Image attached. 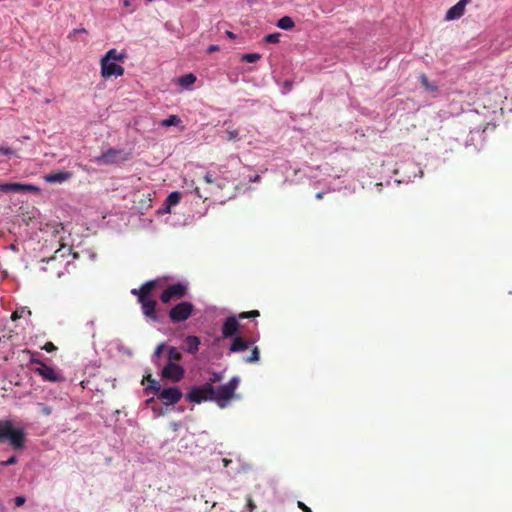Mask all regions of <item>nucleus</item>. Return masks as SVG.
I'll return each mask as SVG.
<instances>
[{
    "label": "nucleus",
    "mask_w": 512,
    "mask_h": 512,
    "mask_svg": "<svg viewBox=\"0 0 512 512\" xmlns=\"http://www.w3.org/2000/svg\"><path fill=\"white\" fill-rule=\"evenodd\" d=\"M159 284V280H150L143 283L139 289H132L131 291L133 295L137 296L143 315L154 322L158 321L156 312L157 301L151 298L150 294Z\"/></svg>",
    "instance_id": "obj_1"
},
{
    "label": "nucleus",
    "mask_w": 512,
    "mask_h": 512,
    "mask_svg": "<svg viewBox=\"0 0 512 512\" xmlns=\"http://www.w3.org/2000/svg\"><path fill=\"white\" fill-rule=\"evenodd\" d=\"M4 441H9L14 449H22L25 443L24 430L14 428L10 420H0V443Z\"/></svg>",
    "instance_id": "obj_2"
},
{
    "label": "nucleus",
    "mask_w": 512,
    "mask_h": 512,
    "mask_svg": "<svg viewBox=\"0 0 512 512\" xmlns=\"http://www.w3.org/2000/svg\"><path fill=\"white\" fill-rule=\"evenodd\" d=\"M239 383V377L234 376L226 384L219 386L217 389L213 387V402L220 408H224L227 402L235 397V391Z\"/></svg>",
    "instance_id": "obj_3"
},
{
    "label": "nucleus",
    "mask_w": 512,
    "mask_h": 512,
    "mask_svg": "<svg viewBox=\"0 0 512 512\" xmlns=\"http://www.w3.org/2000/svg\"><path fill=\"white\" fill-rule=\"evenodd\" d=\"M259 316H260V313L258 310H251L248 312L240 313L238 315V318L235 316L227 317L222 326L223 338H230L237 334L239 327H240L238 319L256 318Z\"/></svg>",
    "instance_id": "obj_4"
},
{
    "label": "nucleus",
    "mask_w": 512,
    "mask_h": 512,
    "mask_svg": "<svg viewBox=\"0 0 512 512\" xmlns=\"http://www.w3.org/2000/svg\"><path fill=\"white\" fill-rule=\"evenodd\" d=\"M213 385L211 383H205L202 386H194L186 394V399L190 403L200 404L204 401L213 402Z\"/></svg>",
    "instance_id": "obj_5"
},
{
    "label": "nucleus",
    "mask_w": 512,
    "mask_h": 512,
    "mask_svg": "<svg viewBox=\"0 0 512 512\" xmlns=\"http://www.w3.org/2000/svg\"><path fill=\"white\" fill-rule=\"evenodd\" d=\"M188 293V286L185 283L177 282L168 285L160 294V300L164 304H168L173 300H180Z\"/></svg>",
    "instance_id": "obj_6"
},
{
    "label": "nucleus",
    "mask_w": 512,
    "mask_h": 512,
    "mask_svg": "<svg viewBox=\"0 0 512 512\" xmlns=\"http://www.w3.org/2000/svg\"><path fill=\"white\" fill-rule=\"evenodd\" d=\"M194 305L189 301H182L169 310V318L172 323L186 321L192 315Z\"/></svg>",
    "instance_id": "obj_7"
},
{
    "label": "nucleus",
    "mask_w": 512,
    "mask_h": 512,
    "mask_svg": "<svg viewBox=\"0 0 512 512\" xmlns=\"http://www.w3.org/2000/svg\"><path fill=\"white\" fill-rule=\"evenodd\" d=\"M31 363L39 365V367L34 369V372L40 375L43 378V380L54 383L61 382L64 380V377L59 371L55 370L51 366L44 364L42 361L32 358Z\"/></svg>",
    "instance_id": "obj_8"
},
{
    "label": "nucleus",
    "mask_w": 512,
    "mask_h": 512,
    "mask_svg": "<svg viewBox=\"0 0 512 512\" xmlns=\"http://www.w3.org/2000/svg\"><path fill=\"white\" fill-rule=\"evenodd\" d=\"M129 154L121 149L110 148L95 158L99 164L111 165L128 160Z\"/></svg>",
    "instance_id": "obj_9"
},
{
    "label": "nucleus",
    "mask_w": 512,
    "mask_h": 512,
    "mask_svg": "<svg viewBox=\"0 0 512 512\" xmlns=\"http://www.w3.org/2000/svg\"><path fill=\"white\" fill-rule=\"evenodd\" d=\"M183 396L182 391L178 387L165 388L159 391L158 399L165 405L170 406L178 403Z\"/></svg>",
    "instance_id": "obj_10"
},
{
    "label": "nucleus",
    "mask_w": 512,
    "mask_h": 512,
    "mask_svg": "<svg viewBox=\"0 0 512 512\" xmlns=\"http://www.w3.org/2000/svg\"><path fill=\"white\" fill-rule=\"evenodd\" d=\"M100 73H101V76L104 78V79H108V78H111V77H121L124 75V68L113 62V61H109V60H103L101 59L100 60Z\"/></svg>",
    "instance_id": "obj_11"
},
{
    "label": "nucleus",
    "mask_w": 512,
    "mask_h": 512,
    "mask_svg": "<svg viewBox=\"0 0 512 512\" xmlns=\"http://www.w3.org/2000/svg\"><path fill=\"white\" fill-rule=\"evenodd\" d=\"M184 374V368L177 363H167L161 372L163 378L171 380L172 382H179L183 379Z\"/></svg>",
    "instance_id": "obj_12"
},
{
    "label": "nucleus",
    "mask_w": 512,
    "mask_h": 512,
    "mask_svg": "<svg viewBox=\"0 0 512 512\" xmlns=\"http://www.w3.org/2000/svg\"><path fill=\"white\" fill-rule=\"evenodd\" d=\"M0 191L1 192H14V193H20V192H33L38 193L40 192L39 187L32 185V184H22V183H0Z\"/></svg>",
    "instance_id": "obj_13"
},
{
    "label": "nucleus",
    "mask_w": 512,
    "mask_h": 512,
    "mask_svg": "<svg viewBox=\"0 0 512 512\" xmlns=\"http://www.w3.org/2000/svg\"><path fill=\"white\" fill-rule=\"evenodd\" d=\"M471 0H459L454 6L448 9L445 15L446 21L456 20L462 17L465 13V8Z\"/></svg>",
    "instance_id": "obj_14"
},
{
    "label": "nucleus",
    "mask_w": 512,
    "mask_h": 512,
    "mask_svg": "<svg viewBox=\"0 0 512 512\" xmlns=\"http://www.w3.org/2000/svg\"><path fill=\"white\" fill-rule=\"evenodd\" d=\"M200 344L201 342L198 336L189 335L184 339V351L189 354H196Z\"/></svg>",
    "instance_id": "obj_15"
},
{
    "label": "nucleus",
    "mask_w": 512,
    "mask_h": 512,
    "mask_svg": "<svg viewBox=\"0 0 512 512\" xmlns=\"http://www.w3.org/2000/svg\"><path fill=\"white\" fill-rule=\"evenodd\" d=\"M71 176L72 174L70 172L58 171L45 175L44 179L48 183H63L70 179Z\"/></svg>",
    "instance_id": "obj_16"
},
{
    "label": "nucleus",
    "mask_w": 512,
    "mask_h": 512,
    "mask_svg": "<svg viewBox=\"0 0 512 512\" xmlns=\"http://www.w3.org/2000/svg\"><path fill=\"white\" fill-rule=\"evenodd\" d=\"M248 347L249 341L245 340L241 336H236L230 345L229 351L240 352L246 350Z\"/></svg>",
    "instance_id": "obj_17"
},
{
    "label": "nucleus",
    "mask_w": 512,
    "mask_h": 512,
    "mask_svg": "<svg viewBox=\"0 0 512 512\" xmlns=\"http://www.w3.org/2000/svg\"><path fill=\"white\" fill-rule=\"evenodd\" d=\"M126 53L124 51L118 52L116 49H110L108 50L105 55L101 58L103 60H109V61H120L122 62L126 58Z\"/></svg>",
    "instance_id": "obj_18"
},
{
    "label": "nucleus",
    "mask_w": 512,
    "mask_h": 512,
    "mask_svg": "<svg viewBox=\"0 0 512 512\" xmlns=\"http://www.w3.org/2000/svg\"><path fill=\"white\" fill-rule=\"evenodd\" d=\"M180 200H181L180 192H177V191L171 192L165 201V205H166L165 212L170 213V208L172 206L177 205L180 202Z\"/></svg>",
    "instance_id": "obj_19"
},
{
    "label": "nucleus",
    "mask_w": 512,
    "mask_h": 512,
    "mask_svg": "<svg viewBox=\"0 0 512 512\" xmlns=\"http://www.w3.org/2000/svg\"><path fill=\"white\" fill-rule=\"evenodd\" d=\"M295 23L289 16H283L277 22V26L283 30H290L294 27Z\"/></svg>",
    "instance_id": "obj_20"
},
{
    "label": "nucleus",
    "mask_w": 512,
    "mask_h": 512,
    "mask_svg": "<svg viewBox=\"0 0 512 512\" xmlns=\"http://www.w3.org/2000/svg\"><path fill=\"white\" fill-rule=\"evenodd\" d=\"M182 354L178 351L176 347H170L168 349V363H176L181 361Z\"/></svg>",
    "instance_id": "obj_21"
},
{
    "label": "nucleus",
    "mask_w": 512,
    "mask_h": 512,
    "mask_svg": "<svg viewBox=\"0 0 512 512\" xmlns=\"http://www.w3.org/2000/svg\"><path fill=\"white\" fill-rule=\"evenodd\" d=\"M419 80H420L422 86L426 90L431 91V92H437L438 91V86L436 84H434V83H431L428 80V78H427V76L425 74L420 75Z\"/></svg>",
    "instance_id": "obj_22"
},
{
    "label": "nucleus",
    "mask_w": 512,
    "mask_h": 512,
    "mask_svg": "<svg viewBox=\"0 0 512 512\" xmlns=\"http://www.w3.org/2000/svg\"><path fill=\"white\" fill-rule=\"evenodd\" d=\"M196 81V76L192 73L183 75L179 78L178 82L183 87H188L192 84H194Z\"/></svg>",
    "instance_id": "obj_23"
},
{
    "label": "nucleus",
    "mask_w": 512,
    "mask_h": 512,
    "mask_svg": "<svg viewBox=\"0 0 512 512\" xmlns=\"http://www.w3.org/2000/svg\"><path fill=\"white\" fill-rule=\"evenodd\" d=\"M24 315H31V311L27 308V307H22V308H19V309H16L12 315H11V319L13 321H16L22 317H24Z\"/></svg>",
    "instance_id": "obj_24"
},
{
    "label": "nucleus",
    "mask_w": 512,
    "mask_h": 512,
    "mask_svg": "<svg viewBox=\"0 0 512 512\" xmlns=\"http://www.w3.org/2000/svg\"><path fill=\"white\" fill-rule=\"evenodd\" d=\"M181 122V119L177 115H170L168 118L161 122L164 127L176 126Z\"/></svg>",
    "instance_id": "obj_25"
},
{
    "label": "nucleus",
    "mask_w": 512,
    "mask_h": 512,
    "mask_svg": "<svg viewBox=\"0 0 512 512\" xmlns=\"http://www.w3.org/2000/svg\"><path fill=\"white\" fill-rule=\"evenodd\" d=\"M261 58V55L258 53H247L243 54L241 60L248 63H254Z\"/></svg>",
    "instance_id": "obj_26"
},
{
    "label": "nucleus",
    "mask_w": 512,
    "mask_h": 512,
    "mask_svg": "<svg viewBox=\"0 0 512 512\" xmlns=\"http://www.w3.org/2000/svg\"><path fill=\"white\" fill-rule=\"evenodd\" d=\"M228 141H237L239 140V130L235 128H227L225 130Z\"/></svg>",
    "instance_id": "obj_27"
},
{
    "label": "nucleus",
    "mask_w": 512,
    "mask_h": 512,
    "mask_svg": "<svg viewBox=\"0 0 512 512\" xmlns=\"http://www.w3.org/2000/svg\"><path fill=\"white\" fill-rule=\"evenodd\" d=\"M247 363H254L259 360V349L258 347H254L251 351V355L244 359Z\"/></svg>",
    "instance_id": "obj_28"
},
{
    "label": "nucleus",
    "mask_w": 512,
    "mask_h": 512,
    "mask_svg": "<svg viewBox=\"0 0 512 512\" xmlns=\"http://www.w3.org/2000/svg\"><path fill=\"white\" fill-rule=\"evenodd\" d=\"M149 382H150V384H149L147 390L153 391L154 394L158 395L159 391L162 390L159 382H157L154 379H151L150 377H149Z\"/></svg>",
    "instance_id": "obj_29"
},
{
    "label": "nucleus",
    "mask_w": 512,
    "mask_h": 512,
    "mask_svg": "<svg viewBox=\"0 0 512 512\" xmlns=\"http://www.w3.org/2000/svg\"><path fill=\"white\" fill-rule=\"evenodd\" d=\"M265 41L267 43H278L280 41V33H272V34H268L266 37H265Z\"/></svg>",
    "instance_id": "obj_30"
},
{
    "label": "nucleus",
    "mask_w": 512,
    "mask_h": 512,
    "mask_svg": "<svg viewBox=\"0 0 512 512\" xmlns=\"http://www.w3.org/2000/svg\"><path fill=\"white\" fill-rule=\"evenodd\" d=\"M164 348H165V344L160 343L154 351V354H153L154 358L159 359L162 355Z\"/></svg>",
    "instance_id": "obj_31"
},
{
    "label": "nucleus",
    "mask_w": 512,
    "mask_h": 512,
    "mask_svg": "<svg viewBox=\"0 0 512 512\" xmlns=\"http://www.w3.org/2000/svg\"><path fill=\"white\" fill-rule=\"evenodd\" d=\"M222 380V374L221 373H217V372H213L211 377L209 378V382L208 383H216V382H219Z\"/></svg>",
    "instance_id": "obj_32"
},
{
    "label": "nucleus",
    "mask_w": 512,
    "mask_h": 512,
    "mask_svg": "<svg viewBox=\"0 0 512 512\" xmlns=\"http://www.w3.org/2000/svg\"><path fill=\"white\" fill-rule=\"evenodd\" d=\"M17 457L16 456H11L9 459H7L6 461H1L0 462V465L2 466H10V465H14L17 463Z\"/></svg>",
    "instance_id": "obj_33"
},
{
    "label": "nucleus",
    "mask_w": 512,
    "mask_h": 512,
    "mask_svg": "<svg viewBox=\"0 0 512 512\" xmlns=\"http://www.w3.org/2000/svg\"><path fill=\"white\" fill-rule=\"evenodd\" d=\"M42 349H44L45 351L47 352H53L55 351L57 348L56 346L52 343V342H46L44 344V346L42 347Z\"/></svg>",
    "instance_id": "obj_34"
},
{
    "label": "nucleus",
    "mask_w": 512,
    "mask_h": 512,
    "mask_svg": "<svg viewBox=\"0 0 512 512\" xmlns=\"http://www.w3.org/2000/svg\"><path fill=\"white\" fill-rule=\"evenodd\" d=\"M249 512H254V510L256 509V505L255 503L253 502L252 498L251 497H248L247 498V504H246Z\"/></svg>",
    "instance_id": "obj_35"
},
{
    "label": "nucleus",
    "mask_w": 512,
    "mask_h": 512,
    "mask_svg": "<svg viewBox=\"0 0 512 512\" xmlns=\"http://www.w3.org/2000/svg\"><path fill=\"white\" fill-rule=\"evenodd\" d=\"M0 154L8 156L14 154V151L9 147L0 146Z\"/></svg>",
    "instance_id": "obj_36"
},
{
    "label": "nucleus",
    "mask_w": 512,
    "mask_h": 512,
    "mask_svg": "<svg viewBox=\"0 0 512 512\" xmlns=\"http://www.w3.org/2000/svg\"><path fill=\"white\" fill-rule=\"evenodd\" d=\"M297 506L298 508H300L303 512H312V510L307 506L305 505V503L301 502V501H298L297 502Z\"/></svg>",
    "instance_id": "obj_37"
},
{
    "label": "nucleus",
    "mask_w": 512,
    "mask_h": 512,
    "mask_svg": "<svg viewBox=\"0 0 512 512\" xmlns=\"http://www.w3.org/2000/svg\"><path fill=\"white\" fill-rule=\"evenodd\" d=\"M25 501L26 500H25V498L23 496H17L14 499L15 505L18 506V507L22 506L25 503Z\"/></svg>",
    "instance_id": "obj_38"
},
{
    "label": "nucleus",
    "mask_w": 512,
    "mask_h": 512,
    "mask_svg": "<svg viewBox=\"0 0 512 512\" xmlns=\"http://www.w3.org/2000/svg\"><path fill=\"white\" fill-rule=\"evenodd\" d=\"M204 181L208 184H212L214 182L213 176L211 173H206L204 176Z\"/></svg>",
    "instance_id": "obj_39"
},
{
    "label": "nucleus",
    "mask_w": 512,
    "mask_h": 512,
    "mask_svg": "<svg viewBox=\"0 0 512 512\" xmlns=\"http://www.w3.org/2000/svg\"><path fill=\"white\" fill-rule=\"evenodd\" d=\"M77 33H87V30L85 28L74 29L73 32L68 37L72 38V36Z\"/></svg>",
    "instance_id": "obj_40"
},
{
    "label": "nucleus",
    "mask_w": 512,
    "mask_h": 512,
    "mask_svg": "<svg viewBox=\"0 0 512 512\" xmlns=\"http://www.w3.org/2000/svg\"><path fill=\"white\" fill-rule=\"evenodd\" d=\"M218 50H219V46H217V45H210V46L208 47V49H207V52H208L209 54H211V53L216 52V51H218Z\"/></svg>",
    "instance_id": "obj_41"
},
{
    "label": "nucleus",
    "mask_w": 512,
    "mask_h": 512,
    "mask_svg": "<svg viewBox=\"0 0 512 512\" xmlns=\"http://www.w3.org/2000/svg\"><path fill=\"white\" fill-rule=\"evenodd\" d=\"M51 412H52V408H51V407H49V406H43V408H42V413H43L44 415H50V414H51Z\"/></svg>",
    "instance_id": "obj_42"
},
{
    "label": "nucleus",
    "mask_w": 512,
    "mask_h": 512,
    "mask_svg": "<svg viewBox=\"0 0 512 512\" xmlns=\"http://www.w3.org/2000/svg\"><path fill=\"white\" fill-rule=\"evenodd\" d=\"M260 179L259 175H254L253 177H250V182H259Z\"/></svg>",
    "instance_id": "obj_43"
},
{
    "label": "nucleus",
    "mask_w": 512,
    "mask_h": 512,
    "mask_svg": "<svg viewBox=\"0 0 512 512\" xmlns=\"http://www.w3.org/2000/svg\"><path fill=\"white\" fill-rule=\"evenodd\" d=\"M122 2L125 7H130L132 5V0H122Z\"/></svg>",
    "instance_id": "obj_44"
},
{
    "label": "nucleus",
    "mask_w": 512,
    "mask_h": 512,
    "mask_svg": "<svg viewBox=\"0 0 512 512\" xmlns=\"http://www.w3.org/2000/svg\"><path fill=\"white\" fill-rule=\"evenodd\" d=\"M56 260V256H53L51 258H48V259H43L42 262H46L47 264H49L50 262H53Z\"/></svg>",
    "instance_id": "obj_45"
},
{
    "label": "nucleus",
    "mask_w": 512,
    "mask_h": 512,
    "mask_svg": "<svg viewBox=\"0 0 512 512\" xmlns=\"http://www.w3.org/2000/svg\"><path fill=\"white\" fill-rule=\"evenodd\" d=\"M323 196H324V192H318L315 195L316 199H318V200H321L323 198Z\"/></svg>",
    "instance_id": "obj_46"
},
{
    "label": "nucleus",
    "mask_w": 512,
    "mask_h": 512,
    "mask_svg": "<svg viewBox=\"0 0 512 512\" xmlns=\"http://www.w3.org/2000/svg\"><path fill=\"white\" fill-rule=\"evenodd\" d=\"M226 35L231 39H234L236 37L235 34L231 31H226Z\"/></svg>",
    "instance_id": "obj_47"
},
{
    "label": "nucleus",
    "mask_w": 512,
    "mask_h": 512,
    "mask_svg": "<svg viewBox=\"0 0 512 512\" xmlns=\"http://www.w3.org/2000/svg\"><path fill=\"white\" fill-rule=\"evenodd\" d=\"M195 194L199 197V198H203V196L201 195L200 193V189L198 187L195 188L194 190Z\"/></svg>",
    "instance_id": "obj_48"
},
{
    "label": "nucleus",
    "mask_w": 512,
    "mask_h": 512,
    "mask_svg": "<svg viewBox=\"0 0 512 512\" xmlns=\"http://www.w3.org/2000/svg\"><path fill=\"white\" fill-rule=\"evenodd\" d=\"M230 463H231L230 459H226V458L223 459L224 467H227Z\"/></svg>",
    "instance_id": "obj_49"
}]
</instances>
